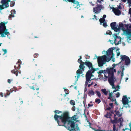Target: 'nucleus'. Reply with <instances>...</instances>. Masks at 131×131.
<instances>
[{
    "instance_id": "1",
    "label": "nucleus",
    "mask_w": 131,
    "mask_h": 131,
    "mask_svg": "<svg viewBox=\"0 0 131 131\" xmlns=\"http://www.w3.org/2000/svg\"><path fill=\"white\" fill-rule=\"evenodd\" d=\"M54 118L59 125H69L73 128L75 126V121L78 119V116L75 115L70 117L69 112L66 111L64 112L61 115L55 114Z\"/></svg>"
},
{
    "instance_id": "2",
    "label": "nucleus",
    "mask_w": 131,
    "mask_h": 131,
    "mask_svg": "<svg viewBox=\"0 0 131 131\" xmlns=\"http://www.w3.org/2000/svg\"><path fill=\"white\" fill-rule=\"evenodd\" d=\"M116 70L115 69H113V68H106L105 72L104 73V80L105 81L107 80L108 78V81L110 84L114 88V80L115 78H114V72H116Z\"/></svg>"
},
{
    "instance_id": "3",
    "label": "nucleus",
    "mask_w": 131,
    "mask_h": 131,
    "mask_svg": "<svg viewBox=\"0 0 131 131\" xmlns=\"http://www.w3.org/2000/svg\"><path fill=\"white\" fill-rule=\"evenodd\" d=\"M83 63V64L80 65L79 66L80 69L78 70L76 72L77 74V81H78V79L79 78L80 74H82L83 73L82 71H84V68H85V67L84 66V64L88 67L89 69H90L91 68V70H92V69H95L93 68L92 63L89 61H86L85 62Z\"/></svg>"
},
{
    "instance_id": "4",
    "label": "nucleus",
    "mask_w": 131,
    "mask_h": 131,
    "mask_svg": "<svg viewBox=\"0 0 131 131\" xmlns=\"http://www.w3.org/2000/svg\"><path fill=\"white\" fill-rule=\"evenodd\" d=\"M96 58L97 59L98 65L100 67H102L106 62H109L111 59V58H107L105 55L101 56H96Z\"/></svg>"
},
{
    "instance_id": "5",
    "label": "nucleus",
    "mask_w": 131,
    "mask_h": 131,
    "mask_svg": "<svg viewBox=\"0 0 131 131\" xmlns=\"http://www.w3.org/2000/svg\"><path fill=\"white\" fill-rule=\"evenodd\" d=\"M119 27L123 33H131V24H125L122 23H119Z\"/></svg>"
},
{
    "instance_id": "6",
    "label": "nucleus",
    "mask_w": 131,
    "mask_h": 131,
    "mask_svg": "<svg viewBox=\"0 0 131 131\" xmlns=\"http://www.w3.org/2000/svg\"><path fill=\"white\" fill-rule=\"evenodd\" d=\"M21 62L20 60H18L16 63L17 65L15 66H14L15 69L11 71L12 73H14L17 76H18L19 72L20 74V73L19 71L21 64Z\"/></svg>"
},
{
    "instance_id": "7",
    "label": "nucleus",
    "mask_w": 131,
    "mask_h": 131,
    "mask_svg": "<svg viewBox=\"0 0 131 131\" xmlns=\"http://www.w3.org/2000/svg\"><path fill=\"white\" fill-rule=\"evenodd\" d=\"M96 70V69H93L92 70H88L86 72L85 75V78L91 81L94 80V79H91L92 77L94 76L92 74L94 73V71Z\"/></svg>"
},
{
    "instance_id": "8",
    "label": "nucleus",
    "mask_w": 131,
    "mask_h": 131,
    "mask_svg": "<svg viewBox=\"0 0 131 131\" xmlns=\"http://www.w3.org/2000/svg\"><path fill=\"white\" fill-rule=\"evenodd\" d=\"M122 102L123 104V106L126 108H129L130 107V106L128 104L129 101L127 98V95H124L123 96L122 99Z\"/></svg>"
},
{
    "instance_id": "9",
    "label": "nucleus",
    "mask_w": 131,
    "mask_h": 131,
    "mask_svg": "<svg viewBox=\"0 0 131 131\" xmlns=\"http://www.w3.org/2000/svg\"><path fill=\"white\" fill-rule=\"evenodd\" d=\"M10 2V0H2L1 3L2 4V5H0V12L2 9L9 6L8 2Z\"/></svg>"
},
{
    "instance_id": "10",
    "label": "nucleus",
    "mask_w": 131,
    "mask_h": 131,
    "mask_svg": "<svg viewBox=\"0 0 131 131\" xmlns=\"http://www.w3.org/2000/svg\"><path fill=\"white\" fill-rule=\"evenodd\" d=\"M116 23L115 22L112 23L111 24L110 26L111 28L114 30L116 32H120L121 29L119 27V24H118V28L116 27Z\"/></svg>"
},
{
    "instance_id": "11",
    "label": "nucleus",
    "mask_w": 131,
    "mask_h": 131,
    "mask_svg": "<svg viewBox=\"0 0 131 131\" xmlns=\"http://www.w3.org/2000/svg\"><path fill=\"white\" fill-rule=\"evenodd\" d=\"M104 7L101 5H99L97 7L93 8V12L96 14H98L100 12L101 10L104 8Z\"/></svg>"
},
{
    "instance_id": "12",
    "label": "nucleus",
    "mask_w": 131,
    "mask_h": 131,
    "mask_svg": "<svg viewBox=\"0 0 131 131\" xmlns=\"http://www.w3.org/2000/svg\"><path fill=\"white\" fill-rule=\"evenodd\" d=\"M0 33H9L6 28L5 24L3 22L0 23Z\"/></svg>"
},
{
    "instance_id": "13",
    "label": "nucleus",
    "mask_w": 131,
    "mask_h": 131,
    "mask_svg": "<svg viewBox=\"0 0 131 131\" xmlns=\"http://www.w3.org/2000/svg\"><path fill=\"white\" fill-rule=\"evenodd\" d=\"M65 1H68L69 2H72L74 4L73 6L74 7V8H78L80 7V5L79 4V3L75 0H63Z\"/></svg>"
},
{
    "instance_id": "14",
    "label": "nucleus",
    "mask_w": 131,
    "mask_h": 131,
    "mask_svg": "<svg viewBox=\"0 0 131 131\" xmlns=\"http://www.w3.org/2000/svg\"><path fill=\"white\" fill-rule=\"evenodd\" d=\"M32 80H31L29 81V84L31 85V84L32 83L33 85L29 87L31 89H32L34 90H38L39 89V88L38 85H37L36 84L32 82Z\"/></svg>"
},
{
    "instance_id": "15",
    "label": "nucleus",
    "mask_w": 131,
    "mask_h": 131,
    "mask_svg": "<svg viewBox=\"0 0 131 131\" xmlns=\"http://www.w3.org/2000/svg\"><path fill=\"white\" fill-rule=\"evenodd\" d=\"M59 126H63L66 128L68 130L70 131H76L75 129V126H74V127H70V126L68 125H59Z\"/></svg>"
},
{
    "instance_id": "16",
    "label": "nucleus",
    "mask_w": 131,
    "mask_h": 131,
    "mask_svg": "<svg viewBox=\"0 0 131 131\" xmlns=\"http://www.w3.org/2000/svg\"><path fill=\"white\" fill-rule=\"evenodd\" d=\"M113 93L112 92L109 93L108 94L109 96L107 98L108 99L110 100L112 102L116 100L115 97L113 96Z\"/></svg>"
},
{
    "instance_id": "17",
    "label": "nucleus",
    "mask_w": 131,
    "mask_h": 131,
    "mask_svg": "<svg viewBox=\"0 0 131 131\" xmlns=\"http://www.w3.org/2000/svg\"><path fill=\"white\" fill-rule=\"evenodd\" d=\"M113 10L116 15H119L121 14V12L118 9L115 8H113Z\"/></svg>"
},
{
    "instance_id": "18",
    "label": "nucleus",
    "mask_w": 131,
    "mask_h": 131,
    "mask_svg": "<svg viewBox=\"0 0 131 131\" xmlns=\"http://www.w3.org/2000/svg\"><path fill=\"white\" fill-rule=\"evenodd\" d=\"M114 49V48L113 49L112 48H109L107 51H106V55L107 56H110L111 55L113 52V50Z\"/></svg>"
},
{
    "instance_id": "19",
    "label": "nucleus",
    "mask_w": 131,
    "mask_h": 131,
    "mask_svg": "<svg viewBox=\"0 0 131 131\" xmlns=\"http://www.w3.org/2000/svg\"><path fill=\"white\" fill-rule=\"evenodd\" d=\"M114 43L115 45H117L119 44L120 42H121V39H120L119 41H118L117 43H116V41H117V38H118L119 39V38L117 36V35H115L114 36Z\"/></svg>"
},
{
    "instance_id": "20",
    "label": "nucleus",
    "mask_w": 131,
    "mask_h": 131,
    "mask_svg": "<svg viewBox=\"0 0 131 131\" xmlns=\"http://www.w3.org/2000/svg\"><path fill=\"white\" fill-rule=\"evenodd\" d=\"M1 35V37H5L6 36H7V37L9 39L10 38V33H0V35Z\"/></svg>"
},
{
    "instance_id": "21",
    "label": "nucleus",
    "mask_w": 131,
    "mask_h": 131,
    "mask_svg": "<svg viewBox=\"0 0 131 131\" xmlns=\"http://www.w3.org/2000/svg\"><path fill=\"white\" fill-rule=\"evenodd\" d=\"M106 17V15H104L103 17L102 18H101L99 20L100 21V24L102 25L103 22L105 21V19H104Z\"/></svg>"
},
{
    "instance_id": "22",
    "label": "nucleus",
    "mask_w": 131,
    "mask_h": 131,
    "mask_svg": "<svg viewBox=\"0 0 131 131\" xmlns=\"http://www.w3.org/2000/svg\"><path fill=\"white\" fill-rule=\"evenodd\" d=\"M120 59L121 60V61H125L126 59L128 57V56L125 55H121Z\"/></svg>"
},
{
    "instance_id": "23",
    "label": "nucleus",
    "mask_w": 131,
    "mask_h": 131,
    "mask_svg": "<svg viewBox=\"0 0 131 131\" xmlns=\"http://www.w3.org/2000/svg\"><path fill=\"white\" fill-rule=\"evenodd\" d=\"M130 60L128 57L125 61V64L127 66L128 65L130 64Z\"/></svg>"
},
{
    "instance_id": "24",
    "label": "nucleus",
    "mask_w": 131,
    "mask_h": 131,
    "mask_svg": "<svg viewBox=\"0 0 131 131\" xmlns=\"http://www.w3.org/2000/svg\"><path fill=\"white\" fill-rule=\"evenodd\" d=\"M11 15H10L9 16V18H11L12 17H14V15L15 14V10H12L11 11Z\"/></svg>"
},
{
    "instance_id": "25",
    "label": "nucleus",
    "mask_w": 131,
    "mask_h": 131,
    "mask_svg": "<svg viewBox=\"0 0 131 131\" xmlns=\"http://www.w3.org/2000/svg\"><path fill=\"white\" fill-rule=\"evenodd\" d=\"M122 35H126L128 37V38L129 40H131V33H122Z\"/></svg>"
},
{
    "instance_id": "26",
    "label": "nucleus",
    "mask_w": 131,
    "mask_h": 131,
    "mask_svg": "<svg viewBox=\"0 0 131 131\" xmlns=\"http://www.w3.org/2000/svg\"><path fill=\"white\" fill-rule=\"evenodd\" d=\"M89 96H90L91 95H94V93L92 90H91L89 91L88 93Z\"/></svg>"
},
{
    "instance_id": "27",
    "label": "nucleus",
    "mask_w": 131,
    "mask_h": 131,
    "mask_svg": "<svg viewBox=\"0 0 131 131\" xmlns=\"http://www.w3.org/2000/svg\"><path fill=\"white\" fill-rule=\"evenodd\" d=\"M112 115L110 112H107V114L105 115L104 116L105 117L107 118H109L110 119L111 118V116Z\"/></svg>"
},
{
    "instance_id": "28",
    "label": "nucleus",
    "mask_w": 131,
    "mask_h": 131,
    "mask_svg": "<svg viewBox=\"0 0 131 131\" xmlns=\"http://www.w3.org/2000/svg\"><path fill=\"white\" fill-rule=\"evenodd\" d=\"M101 91L104 93L105 95H107L108 92L106 91V89H102L101 90Z\"/></svg>"
},
{
    "instance_id": "29",
    "label": "nucleus",
    "mask_w": 131,
    "mask_h": 131,
    "mask_svg": "<svg viewBox=\"0 0 131 131\" xmlns=\"http://www.w3.org/2000/svg\"><path fill=\"white\" fill-rule=\"evenodd\" d=\"M114 112L116 113L118 117H121L122 115V113L120 114V112L119 111H117L115 110L114 111Z\"/></svg>"
},
{
    "instance_id": "30",
    "label": "nucleus",
    "mask_w": 131,
    "mask_h": 131,
    "mask_svg": "<svg viewBox=\"0 0 131 131\" xmlns=\"http://www.w3.org/2000/svg\"><path fill=\"white\" fill-rule=\"evenodd\" d=\"M86 78V81L85 82V86H87L88 85V82L89 83H90V82H89L90 81H91L90 80H89L87 79V78Z\"/></svg>"
},
{
    "instance_id": "31",
    "label": "nucleus",
    "mask_w": 131,
    "mask_h": 131,
    "mask_svg": "<svg viewBox=\"0 0 131 131\" xmlns=\"http://www.w3.org/2000/svg\"><path fill=\"white\" fill-rule=\"evenodd\" d=\"M110 121L113 124H116L118 123V120L114 119L112 120L111 118V119Z\"/></svg>"
},
{
    "instance_id": "32",
    "label": "nucleus",
    "mask_w": 131,
    "mask_h": 131,
    "mask_svg": "<svg viewBox=\"0 0 131 131\" xmlns=\"http://www.w3.org/2000/svg\"><path fill=\"white\" fill-rule=\"evenodd\" d=\"M113 131H118V128H116V125L115 124H113Z\"/></svg>"
},
{
    "instance_id": "33",
    "label": "nucleus",
    "mask_w": 131,
    "mask_h": 131,
    "mask_svg": "<svg viewBox=\"0 0 131 131\" xmlns=\"http://www.w3.org/2000/svg\"><path fill=\"white\" fill-rule=\"evenodd\" d=\"M70 103L71 105L73 106H74L75 104V102L73 100H71L70 101Z\"/></svg>"
},
{
    "instance_id": "34",
    "label": "nucleus",
    "mask_w": 131,
    "mask_h": 131,
    "mask_svg": "<svg viewBox=\"0 0 131 131\" xmlns=\"http://www.w3.org/2000/svg\"><path fill=\"white\" fill-rule=\"evenodd\" d=\"M54 113L56 114H60L61 113H62V111L58 110H56L54 111Z\"/></svg>"
},
{
    "instance_id": "35",
    "label": "nucleus",
    "mask_w": 131,
    "mask_h": 131,
    "mask_svg": "<svg viewBox=\"0 0 131 131\" xmlns=\"http://www.w3.org/2000/svg\"><path fill=\"white\" fill-rule=\"evenodd\" d=\"M96 93H97V95L100 98L101 97V95L100 93L98 91H96Z\"/></svg>"
},
{
    "instance_id": "36",
    "label": "nucleus",
    "mask_w": 131,
    "mask_h": 131,
    "mask_svg": "<svg viewBox=\"0 0 131 131\" xmlns=\"http://www.w3.org/2000/svg\"><path fill=\"white\" fill-rule=\"evenodd\" d=\"M95 101L96 103L97 104H99L100 103L101 101L100 99H96L95 100Z\"/></svg>"
},
{
    "instance_id": "37",
    "label": "nucleus",
    "mask_w": 131,
    "mask_h": 131,
    "mask_svg": "<svg viewBox=\"0 0 131 131\" xmlns=\"http://www.w3.org/2000/svg\"><path fill=\"white\" fill-rule=\"evenodd\" d=\"M105 70H104V71L100 70L99 71L97 72L99 74H100L102 73H104L105 72Z\"/></svg>"
},
{
    "instance_id": "38",
    "label": "nucleus",
    "mask_w": 131,
    "mask_h": 131,
    "mask_svg": "<svg viewBox=\"0 0 131 131\" xmlns=\"http://www.w3.org/2000/svg\"><path fill=\"white\" fill-rule=\"evenodd\" d=\"M78 63H79L80 64V65H81V64H83V63H84V62H83L82 60H81V59H79L78 60Z\"/></svg>"
},
{
    "instance_id": "39",
    "label": "nucleus",
    "mask_w": 131,
    "mask_h": 131,
    "mask_svg": "<svg viewBox=\"0 0 131 131\" xmlns=\"http://www.w3.org/2000/svg\"><path fill=\"white\" fill-rule=\"evenodd\" d=\"M102 25H103L104 27H106L107 26V23L105 22H103Z\"/></svg>"
},
{
    "instance_id": "40",
    "label": "nucleus",
    "mask_w": 131,
    "mask_h": 131,
    "mask_svg": "<svg viewBox=\"0 0 131 131\" xmlns=\"http://www.w3.org/2000/svg\"><path fill=\"white\" fill-rule=\"evenodd\" d=\"M76 110V107L75 106H73L71 108V110L73 111H75Z\"/></svg>"
},
{
    "instance_id": "41",
    "label": "nucleus",
    "mask_w": 131,
    "mask_h": 131,
    "mask_svg": "<svg viewBox=\"0 0 131 131\" xmlns=\"http://www.w3.org/2000/svg\"><path fill=\"white\" fill-rule=\"evenodd\" d=\"M92 19L93 20H97V17L95 15H94L93 16V18H92Z\"/></svg>"
},
{
    "instance_id": "42",
    "label": "nucleus",
    "mask_w": 131,
    "mask_h": 131,
    "mask_svg": "<svg viewBox=\"0 0 131 131\" xmlns=\"http://www.w3.org/2000/svg\"><path fill=\"white\" fill-rule=\"evenodd\" d=\"M97 2L99 3H102L103 2V0H97Z\"/></svg>"
},
{
    "instance_id": "43",
    "label": "nucleus",
    "mask_w": 131,
    "mask_h": 131,
    "mask_svg": "<svg viewBox=\"0 0 131 131\" xmlns=\"http://www.w3.org/2000/svg\"><path fill=\"white\" fill-rule=\"evenodd\" d=\"M120 93L119 92H118L116 94V97L117 98L118 97L120 96Z\"/></svg>"
},
{
    "instance_id": "44",
    "label": "nucleus",
    "mask_w": 131,
    "mask_h": 131,
    "mask_svg": "<svg viewBox=\"0 0 131 131\" xmlns=\"http://www.w3.org/2000/svg\"><path fill=\"white\" fill-rule=\"evenodd\" d=\"M128 1L129 3V6H131V0H128Z\"/></svg>"
},
{
    "instance_id": "45",
    "label": "nucleus",
    "mask_w": 131,
    "mask_h": 131,
    "mask_svg": "<svg viewBox=\"0 0 131 131\" xmlns=\"http://www.w3.org/2000/svg\"><path fill=\"white\" fill-rule=\"evenodd\" d=\"M14 5V2H12L11 3V4L10 5L11 7L13 6Z\"/></svg>"
},
{
    "instance_id": "46",
    "label": "nucleus",
    "mask_w": 131,
    "mask_h": 131,
    "mask_svg": "<svg viewBox=\"0 0 131 131\" xmlns=\"http://www.w3.org/2000/svg\"><path fill=\"white\" fill-rule=\"evenodd\" d=\"M123 119L122 118H119L118 119V122H122V120H123Z\"/></svg>"
},
{
    "instance_id": "47",
    "label": "nucleus",
    "mask_w": 131,
    "mask_h": 131,
    "mask_svg": "<svg viewBox=\"0 0 131 131\" xmlns=\"http://www.w3.org/2000/svg\"><path fill=\"white\" fill-rule=\"evenodd\" d=\"M114 88H113V87L112 86V88H113V89H115V90H117L116 89H117V88L118 89H119V86L118 85H117V86H116V87H115V86H114Z\"/></svg>"
},
{
    "instance_id": "48",
    "label": "nucleus",
    "mask_w": 131,
    "mask_h": 131,
    "mask_svg": "<svg viewBox=\"0 0 131 131\" xmlns=\"http://www.w3.org/2000/svg\"><path fill=\"white\" fill-rule=\"evenodd\" d=\"M112 108L111 107H108L107 108H106V109H105V110H108L110 111L111 110Z\"/></svg>"
},
{
    "instance_id": "49",
    "label": "nucleus",
    "mask_w": 131,
    "mask_h": 131,
    "mask_svg": "<svg viewBox=\"0 0 131 131\" xmlns=\"http://www.w3.org/2000/svg\"><path fill=\"white\" fill-rule=\"evenodd\" d=\"M2 50L4 52V55L7 52V51L6 49H3Z\"/></svg>"
},
{
    "instance_id": "50",
    "label": "nucleus",
    "mask_w": 131,
    "mask_h": 131,
    "mask_svg": "<svg viewBox=\"0 0 131 131\" xmlns=\"http://www.w3.org/2000/svg\"><path fill=\"white\" fill-rule=\"evenodd\" d=\"M91 129L93 130H94V131H100V129H97L96 128H91Z\"/></svg>"
},
{
    "instance_id": "51",
    "label": "nucleus",
    "mask_w": 131,
    "mask_h": 131,
    "mask_svg": "<svg viewBox=\"0 0 131 131\" xmlns=\"http://www.w3.org/2000/svg\"><path fill=\"white\" fill-rule=\"evenodd\" d=\"M38 54L37 53H36L34 54V58H37V56L38 55Z\"/></svg>"
},
{
    "instance_id": "52",
    "label": "nucleus",
    "mask_w": 131,
    "mask_h": 131,
    "mask_svg": "<svg viewBox=\"0 0 131 131\" xmlns=\"http://www.w3.org/2000/svg\"><path fill=\"white\" fill-rule=\"evenodd\" d=\"M64 91L66 93V94H68V90L67 89H65Z\"/></svg>"
},
{
    "instance_id": "53",
    "label": "nucleus",
    "mask_w": 131,
    "mask_h": 131,
    "mask_svg": "<svg viewBox=\"0 0 131 131\" xmlns=\"http://www.w3.org/2000/svg\"><path fill=\"white\" fill-rule=\"evenodd\" d=\"M76 130L79 131L80 130L78 126V125L76 124Z\"/></svg>"
},
{
    "instance_id": "54",
    "label": "nucleus",
    "mask_w": 131,
    "mask_h": 131,
    "mask_svg": "<svg viewBox=\"0 0 131 131\" xmlns=\"http://www.w3.org/2000/svg\"><path fill=\"white\" fill-rule=\"evenodd\" d=\"M13 81V79H8L7 80V81L8 83H9L10 84L11 83V81Z\"/></svg>"
},
{
    "instance_id": "55",
    "label": "nucleus",
    "mask_w": 131,
    "mask_h": 131,
    "mask_svg": "<svg viewBox=\"0 0 131 131\" xmlns=\"http://www.w3.org/2000/svg\"><path fill=\"white\" fill-rule=\"evenodd\" d=\"M109 105L112 108H113V103H110L109 104Z\"/></svg>"
},
{
    "instance_id": "56",
    "label": "nucleus",
    "mask_w": 131,
    "mask_h": 131,
    "mask_svg": "<svg viewBox=\"0 0 131 131\" xmlns=\"http://www.w3.org/2000/svg\"><path fill=\"white\" fill-rule=\"evenodd\" d=\"M116 64H113L112 65V68H113V69H114V68H115Z\"/></svg>"
},
{
    "instance_id": "57",
    "label": "nucleus",
    "mask_w": 131,
    "mask_h": 131,
    "mask_svg": "<svg viewBox=\"0 0 131 131\" xmlns=\"http://www.w3.org/2000/svg\"><path fill=\"white\" fill-rule=\"evenodd\" d=\"M119 90H118V89H117V90H115L113 91L112 92L113 93H114L116 92V91H119Z\"/></svg>"
},
{
    "instance_id": "58",
    "label": "nucleus",
    "mask_w": 131,
    "mask_h": 131,
    "mask_svg": "<svg viewBox=\"0 0 131 131\" xmlns=\"http://www.w3.org/2000/svg\"><path fill=\"white\" fill-rule=\"evenodd\" d=\"M93 105V104H88V106L89 107H90V106H92Z\"/></svg>"
},
{
    "instance_id": "59",
    "label": "nucleus",
    "mask_w": 131,
    "mask_h": 131,
    "mask_svg": "<svg viewBox=\"0 0 131 131\" xmlns=\"http://www.w3.org/2000/svg\"><path fill=\"white\" fill-rule=\"evenodd\" d=\"M129 129L128 128H125V129H123V131H125V130H128Z\"/></svg>"
},
{
    "instance_id": "60",
    "label": "nucleus",
    "mask_w": 131,
    "mask_h": 131,
    "mask_svg": "<svg viewBox=\"0 0 131 131\" xmlns=\"http://www.w3.org/2000/svg\"><path fill=\"white\" fill-rule=\"evenodd\" d=\"M0 95H1L2 97H3V93L2 92L0 93Z\"/></svg>"
},
{
    "instance_id": "61",
    "label": "nucleus",
    "mask_w": 131,
    "mask_h": 131,
    "mask_svg": "<svg viewBox=\"0 0 131 131\" xmlns=\"http://www.w3.org/2000/svg\"><path fill=\"white\" fill-rule=\"evenodd\" d=\"M129 13L131 14V8L129 9Z\"/></svg>"
},
{
    "instance_id": "62",
    "label": "nucleus",
    "mask_w": 131,
    "mask_h": 131,
    "mask_svg": "<svg viewBox=\"0 0 131 131\" xmlns=\"http://www.w3.org/2000/svg\"><path fill=\"white\" fill-rule=\"evenodd\" d=\"M120 54V52H118L117 54V56H119Z\"/></svg>"
},
{
    "instance_id": "63",
    "label": "nucleus",
    "mask_w": 131,
    "mask_h": 131,
    "mask_svg": "<svg viewBox=\"0 0 131 131\" xmlns=\"http://www.w3.org/2000/svg\"><path fill=\"white\" fill-rule=\"evenodd\" d=\"M114 119L118 120L117 118L116 117H114Z\"/></svg>"
},
{
    "instance_id": "64",
    "label": "nucleus",
    "mask_w": 131,
    "mask_h": 131,
    "mask_svg": "<svg viewBox=\"0 0 131 131\" xmlns=\"http://www.w3.org/2000/svg\"><path fill=\"white\" fill-rule=\"evenodd\" d=\"M124 66H123V67H122V72H123V70L124 69Z\"/></svg>"
}]
</instances>
